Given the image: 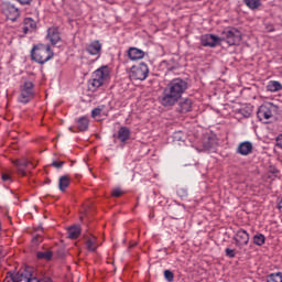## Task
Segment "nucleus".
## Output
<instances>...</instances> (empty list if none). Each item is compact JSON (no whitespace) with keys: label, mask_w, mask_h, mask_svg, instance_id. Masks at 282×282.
Wrapping results in <instances>:
<instances>
[{"label":"nucleus","mask_w":282,"mask_h":282,"mask_svg":"<svg viewBox=\"0 0 282 282\" xmlns=\"http://www.w3.org/2000/svg\"><path fill=\"white\" fill-rule=\"evenodd\" d=\"M188 89V82L182 78L172 79L163 89L160 102L163 107H174Z\"/></svg>","instance_id":"obj_1"},{"label":"nucleus","mask_w":282,"mask_h":282,"mask_svg":"<svg viewBox=\"0 0 282 282\" xmlns=\"http://www.w3.org/2000/svg\"><path fill=\"white\" fill-rule=\"evenodd\" d=\"M31 56L35 63H40V65H44L47 61L54 56V52H52V47L50 45L40 44L33 47L31 52Z\"/></svg>","instance_id":"obj_2"},{"label":"nucleus","mask_w":282,"mask_h":282,"mask_svg":"<svg viewBox=\"0 0 282 282\" xmlns=\"http://www.w3.org/2000/svg\"><path fill=\"white\" fill-rule=\"evenodd\" d=\"M109 79V66H101L93 73V79L89 80V87L93 91L102 87Z\"/></svg>","instance_id":"obj_3"},{"label":"nucleus","mask_w":282,"mask_h":282,"mask_svg":"<svg viewBox=\"0 0 282 282\" xmlns=\"http://www.w3.org/2000/svg\"><path fill=\"white\" fill-rule=\"evenodd\" d=\"M13 282H52L47 278L39 279L32 274V269L26 268L22 271H19L13 278Z\"/></svg>","instance_id":"obj_4"},{"label":"nucleus","mask_w":282,"mask_h":282,"mask_svg":"<svg viewBox=\"0 0 282 282\" xmlns=\"http://www.w3.org/2000/svg\"><path fill=\"white\" fill-rule=\"evenodd\" d=\"M32 98H34V83L25 80L20 87V96L18 100L23 105H28Z\"/></svg>","instance_id":"obj_5"},{"label":"nucleus","mask_w":282,"mask_h":282,"mask_svg":"<svg viewBox=\"0 0 282 282\" xmlns=\"http://www.w3.org/2000/svg\"><path fill=\"white\" fill-rule=\"evenodd\" d=\"M223 41L229 45H239L241 43V31L236 28H228L223 31Z\"/></svg>","instance_id":"obj_6"},{"label":"nucleus","mask_w":282,"mask_h":282,"mask_svg":"<svg viewBox=\"0 0 282 282\" xmlns=\"http://www.w3.org/2000/svg\"><path fill=\"white\" fill-rule=\"evenodd\" d=\"M129 76L132 80H147V76H149V66L144 63L134 65L131 67Z\"/></svg>","instance_id":"obj_7"},{"label":"nucleus","mask_w":282,"mask_h":282,"mask_svg":"<svg viewBox=\"0 0 282 282\" xmlns=\"http://www.w3.org/2000/svg\"><path fill=\"white\" fill-rule=\"evenodd\" d=\"M85 52H86V54H88L89 56L93 57L90 59V63H96V61H98V58H100V56H101L102 44L100 43V41L95 40V41L86 44Z\"/></svg>","instance_id":"obj_8"},{"label":"nucleus","mask_w":282,"mask_h":282,"mask_svg":"<svg viewBox=\"0 0 282 282\" xmlns=\"http://www.w3.org/2000/svg\"><path fill=\"white\" fill-rule=\"evenodd\" d=\"M234 241L235 246L241 249L243 246H248V243H250V234H248L246 229H239L234 235Z\"/></svg>","instance_id":"obj_9"},{"label":"nucleus","mask_w":282,"mask_h":282,"mask_svg":"<svg viewBox=\"0 0 282 282\" xmlns=\"http://www.w3.org/2000/svg\"><path fill=\"white\" fill-rule=\"evenodd\" d=\"M274 108V105L272 104H265L259 107L257 116L260 122L267 123L270 118H272V109Z\"/></svg>","instance_id":"obj_10"},{"label":"nucleus","mask_w":282,"mask_h":282,"mask_svg":"<svg viewBox=\"0 0 282 282\" xmlns=\"http://www.w3.org/2000/svg\"><path fill=\"white\" fill-rule=\"evenodd\" d=\"M221 37L214 34H205L200 37L203 47H217V45H221Z\"/></svg>","instance_id":"obj_11"},{"label":"nucleus","mask_w":282,"mask_h":282,"mask_svg":"<svg viewBox=\"0 0 282 282\" xmlns=\"http://www.w3.org/2000/svg\"><path fill=\"white\" fill-rule=\"evenodd\" d=\"M46 41L51 43V45H58L63 39L61 37V31L56 26H51L47 29Z\"/></svg>","instance_id":"obj_12"},{"label":"nucleus","mask_w":282,"mask_h":282,"mask_svg":"<svg viewBox=\"0 0 282 282\" xmlns=\"http://www.w3.org/2000/svg\"><path fill=\"white\" fill-rule=\"evenodd\" d=\"M4 14L9 21H17V19L20 17L19 8L14 7L13 4H9L4 9Z\"/></svg>","instance_id":"obj_13"},{"label":"nucleus","mask_w":282,"mask_h":282,"mask_svg":"<svg viewBox=\"0 0 282 282\" xmlns=\"http://www.w3.org/2000/svg\"><path fill=\"white\" fill-rule=\"evenodd\" d=\"M36 30V21L32 18H25L23 20V28L22 32L23 34H32Z\"/></svg>","instance_id":"obj_14"},{"label":"nucleus","mask_w":282,"mask_h":282,"mask_svg":"<svg viewBox=\"0 0 282 282\" xmlns=\"http://www.w3.org/2000/svg\"><path fill=\"white\" fill-rule=\"evenodd\" d=\"M252 142L250 141H243L241 143H239L238 148H237V153L239 155H250V153H252Z\"/></svg>","instance_id":"obj_15"},{"label":"nucleus","mask_w":282,"mask_h":282,"mask_svg":"<svg viewBox=\"0 0 282 282\" xmlns=\"http://www.w3.org/2000/svg\"><path fill=\"white\" fill-rule=\"evenodd\" d=\"M128 58H130V61H142V58H144V51L138 47H130L128 50Z\"/></svg>","instance_id":"obj_16"},{"label":"nucleus","mask_w":282,"mask_h":282,"mask_svg":"<svg viewBox=\"0 0 282 282\" xmlns=\"http://www.w3.org/2000/svg\"><path fill=\"white\" fill-rule=\"evenodd\" d=\"M14 166H17L18 169V173L20 175H25V169H28V166H30V163L28 160L23 159V160H15L13 161Z\"/></svg>","instance_id":"obj_17"},{"label":"nucleus","mask_w":282,"mask_h":282,"mask_svg":"<svg viewBox=\"0 0 282 282\" xmlns=\"http://www.w3.org/2000/svg\"><path fill=\"white\" fill-rule=\"evenodd\" d=\"M131 138V130L127 127H121L118 131V140L127 142Z\"/></svg>","instance_id":"obj_18"},{"label":"nucleus","mask_w":282,"mask_h":282,"mask_svg":"<svg viewBox=\"0 0 282 282\" xmlns=\"http://www.w3.org/2000/svg\"><path fill=\"white\" fill-rule=\"evenodd\" d=\"M193 109V101L191 99H183L180 102V111L181 113H188Z\"/></svg>","instance_id":"obj_19"},{"label":"nucleus","mask_w":282,"mask_h":282,"mask_svg":"<svg viewBox=\"0 0 282 282\" xmlns=\"http://www.w3.org/2000/svg\"><path fill=\"white\" fill-rule=\"evenodd\" d=\"M282 85L280 82L276 80H270L267 84V91H270L271 94H275V91H281Z\"/></svg>","instance_id":"obj_20"},{"label":"nucleus","mask_w":282,"mask_h":282,"mask_svg":"<svg viewBox=\"0 0 282 282\" xmlns=\"http://www.w3.org/2000/svg\"><path fill=\"white\" fill-rule=\"evenodd\" d=\"M69 239H78L80 237V226L74 225L67 229Z\"/></svg>","instance_id":"obj_21"},{"label":"nucleus","mask_w":282,"mask_h":282,"mask_svg":"<svg viewBox=\"0 0 282 282\" xmlns=\"http://www.w3.org/2000/svg\"><path fill=\"white\" fill-rule=\"evenodd\" d=\"M86 248L89 252H96L98 249V243L96 237L91 236L86 240Z\"/></svg>","instance_id":"obj_22"},{"label":"nucleus","mask_w":282,"mask_h":282,"mask_svg":"<svg viewBox=\"0 0 282 282\" xmlns=\"http://www.w3.org/2000/svg\"><path fill=\"white\" fill-rule=\"evenodd\" d=\"M36 257L42 261H52V258L54 257V252H52L51 250L37 251Z\"/></svg>","instance_id":"obj_23"},{"label":"nucleus","mask_w":282,"mask_h":282,"mask_svg":"<svg viewBox=\"0 0 282 282\" xmlns=\"http://www.w3.org/2000/svg\"><path fill=\"white\" fill-rule=\"evenodd\" d=\"M77 127L79 131H87L89 129V119L87 117H82L77 121Z\"/></svg>","instance_id":"obj_24"},{"label":"nucleus","mask_w":282,"mask_h":282,"mask_svg":"<svg viewBox=\"0 0 282 282\" xmlns=\"http://www.w3.org/2000/svg\"><path fill=\"white\" fill-rule=\"evenodd\" d=\"M252 241L254 246H263V243H265V236L263 234H256Z\"/></svg>","instance_id":"obj_25"},{"label":"nucleus","mask_w":282,"mask_h":282,"mask_svg":"<svg viewBox=\"0 0 282 282\" xmlns=\"http://www.w3.org/2000/svg\"><path fill=\"white\" fill-rule=\"evenodd\" d=\"M243 2L250 10H257L261 6V0H243Z\"/></svg>","instance_id":"obj_26"},{"label":"nucleus","mask_w":282,"mask_h":282,"mask_svg":"<svg viewBox=\"0 0 282 282\" xmlns=\"http://www.w3.org/2000/svg\"><path fill=\"white\" fill-rule=\"evenodd\" d=\"M267 282H282V272L271 273L267 278Z\"/></svg>","instance_id":"obj_27"},{"label":"nucleus","mask_w":282,"mask_h":282,"mask_svg":"<svg viewBox=\"0 0 282 282\" xmlns=\"http://www.w3.org/2000/svg\"><path fill=\"white\" fill-rule=\"evenodd\" d=\"M69 186V176H62L59 178V191H66Z\"/></svg>","instance_id":"obj_28"},{"label":"nucleus","mask_w":282,"mask_h":282,"mask_svg":"<svg viewBox=\"0 0 282 282\" xmlns=\"http://www.w3.org/2000/svg\"><path fill=\"white\" fill-rule=\"evenodd\" d=\"M164 279H165V281H167V282H173L174 279H175V274L172 273L171 270H165V271H164Z\"/></svg>","instance_id":"obj_29"},{"label":"nucleus","mask_w":282,"mask_h":282,"mask_svg":"<svg viewBox=\"0 0 282 282\" xmlns=\"http://www.w3.org/2000/svg\"><path fill=\"white\" fill-rule=\"evenodd\" d=\"M102 112V109H100V108H95V109H93V111H91V116H93V118H100V113Z\"/></svg>","instance_id":"obj_30"},{"label":"nucleus","mask_w":282,"mask_h":282,"mask_svg":"<svg viewBox=\"0 0 282 282\" xmlns=\"http://www.w3.org/2000/svg\"><path fill=\"white\" fill-rule=\"evenodd\" d=\"M225 253L227 257H229V259H235L236 254H235V250L234 249H230V248H227L225 250Z\"/></svg>","instance_id":"obj_31"},{"label":"nucleus","mask_w":282,"mask_h":282,"mask_svg":"<svg viewBox=\"0 0 282 282\" xmlns=\"http://www.w3.org/2000/svg\"><path fill=\"white\" fill-rule=\"evenodd\" d=\"M122 195V189L120 188H115L112 191V197H120Z\"/></svg>","instance_id":"obj_32"},{"label":"nucleus","mask_w":282,"mask_h":282,"mask_svg":"<svg viewBox=\"0 0 282 282\" xmlns=\"http://www.w3.org/2000/svg\"><path fill=\"white\" fill-rule=\"evenodd\" d=\"M20 6H30L32 3V0H15Z\"/></svg>","instance_id":"obj_33"},{"label":"nucleus","mask_w":282,"mask_h":282,"mask_svg":"<svg viewBox=\"0 0 282 282\" xmlns=\"http://www.w3.org/2000/svg\"><path fill=\"white\" fill-rule=\"evenodd\" d=\"M276 147H279V149H282V134H279L276 138Z\"/></svg>","instance_id":"obj_34"},{"label":"nucleus","mask_w":282,"mask_h":282,"mask_svg":"<svg viewBox=\"0 0 282 282\" xmlns=\"http://www.w3.org/2000/svg\"><path fill=\"white\" fill-rule=\"evenodd\" d=\"M52 166H54L55 169H62L63 167V162L54 161L52 163Z\"/></svg>","instance_id":"obj_35"},{"label":"nucleus","mask_w":282,"mask_h":282,"mask_svg":"<svg viewBox=\"0 0 282 282\" xmlns=\"http://www.w3.org/2000/svg\"><path fill=\"white\" fill-rule=\"evenodd\" d=\"M2 182H12V178L8 174H2Z\"/></svg>","instance_id":"obj_36"},{"label":"nucleus","mask_w":282,"mask_h":282,"mask_svg":"<svg viewBox=\"0 0 282 282\" xmlns=\"http://www.w3.org/2000/svg\"><path fill=\"white\" fill-rule=\"evenodd\" d=\"M6 254H8V252L6 251V249L0 246V259H3V257H6Z\"/></svg>","instance_id":"obj_37"},{"label":"nucleus","mask_w":282,"mask_h":282,"mask_svg":"<svg viewBox=\"0 0 282 282\" xmlns=\"http://www.w3.org/2000/svg\"><path fill=\"white\" fill-rule=\"evenodd\" d=\"M178 195H182L183 197H187L188 193L184 189L178 191Z\"/></svg>","instance_id":"obj_38"},{"label":"nucleus","mask_w":282,"mask_h":282,"mask_svg":"<svg viewBox=\"0 0 282 282\" xmlns=\"http://www.w3.org/2000/svg\"><path fill=\"white\" fill-rule=\"evenodd\" d=\"M278 208L281 210L282 213V198H280L279 203H278Z\"/></svg>","instance_id":"obj_39"},{"label":"nucleus","mask_w":282,"mask_h":282,"mask_svg":"<svg viewBox=\"0 0 282 282\" xmlns=\"http://www.w3.org/2000/svg\"><path fill=\"white\" fill-rule=\"evenodd\" d=\"M204 149H205L206 151H210V147L206 145V143L204 144Z\"/></svg>","instance_id":"obj_40"}]
</instances>
